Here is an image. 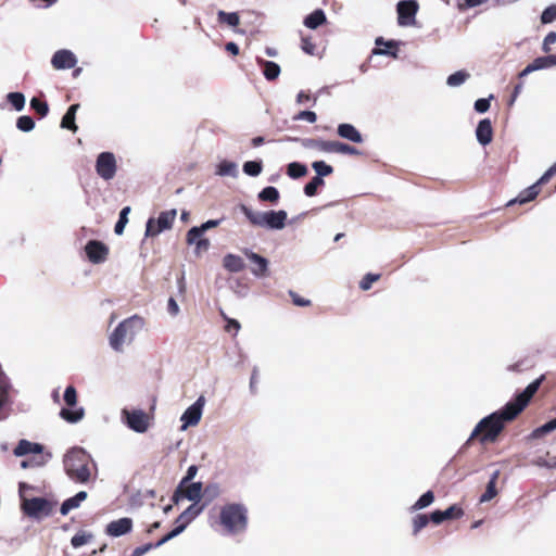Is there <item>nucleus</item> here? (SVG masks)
Returning <instances> with one entry per match:
<instances>
[{
  "label": "nucleus",
  "instance_id": "1",
  "mask_svg": "<svg viewBox=\"0 0 556 556\" xmlns=\"http://www.w3.org/2000/svg\"><path fill=\"white\" fill-rule=\"evenodd\" d=\"M511 406L513 405L506 403L502 408L483 417L476 425L470 437L460 447L459 452H463L465 448H467L475 438H478L482 444L495 442L498 435L505 429L506 424L513 421L517 417L513 416L514 408Z\"/></svg>",
  "mask_w": 556,
  "mask_h": 556
},
{
  "label": "nucleus",
  "instance_id": "2",
  "mask_svg": "<svg viewBox=\"0 0 556 556\" xmlns=\"http://www.w3.org/2000/svg\"><path fill=\"white\" fill-rule=\"evenodd\" d=\"M181 500L192 502L177 518L176 527H182V532L202 511L205 509V504H200L202 500V482H190L185 488L178 484L173 493L172 501L178 504Z\"/></svg>",
  "mask_w": 556,
  "mask_h": 556
},
{
  "label": "nucleus",
  "instance_id": "3",
  "mask_svg": "<svg viewBox=\"0 0 556 556\" xmlns=\"http://www.w3.org/2000/svg\"><path fill=\"white\" fill-rule=\"evenodd\" d=\"M90 464L96 467L92 456L80 446L71 447L63 456L64 471L76 483L86 484L89 482L91 477Z\"/></svg>",
  "mask_w": 556,
  "mask_h": 556
},
{
  "label": "nucleus",
  "instance_id": "4",
  "mask_svg": "<svg viewBox=\"0 0 556 556\" xmlns=\"http://www.w3.org/2000/svg\"><path fill=\"white\" fill-rule=\"evenodd\" d=\"M144 319L139 315H132L121 321L110 334V346L115 352H123L124 344H130L136 336L143 329Z\"/></svg>",
  "mask_w": 556,
  "mask_h": 556
},
{
  "label": "nucleus",
  "instance_id": "5",
  "mask_svg": "<svg viewBox=\"0 0 556 556\" xmlns=\"http://www.w3.org/2000/svg\"><path fill=\"white\" fill-rule=\"evenodd\" d=\"M239 208L251 225L255 227L267 230H281L286 227L288 213L285 210L256 212L245 204H240Z\"/></svg>",
  "mask_w": 556,
  "mask_h": 556
},
{
  "label": "nucleus",
  "instance_id": "6",
  "mask_svg": "<svg viewBox=\"0 0 556 556\" xmlns=\"http://www.w3.org/2000/svg\"><path fill=\"white\" fill-rule=\"evenodd\" d=\"M219 520L228 533L243 532L248 527V509L241 503L226 504L220 509Z\"/></svg>",
  "mask_w": 556,
  "mask_h": 556
},
{
  "label": "nucleus",
  "instance_id": "7",
  "mask_svg": "<svg viewBox=\"0 0 556 556\" xmlns=\"http://www.w3.org/2000/svg\"><path fill=\"white\" fill-rule=\"evenodd\" d=\"M23 513L33 519L40 520L43 517L50 516L52 511V504L46 497H31L29 500L24 498L22 501Z\"/></svg>",
  "mask_w": 556,
  "mask_h": 556
},
{
  "label": "nucleus",
  "instance_id": "8",
  "mask_svg": "<svg viewBox=\"0 0 556 556\" xmlns=\"http://www.w3.org/2000/svg\"><path fill=\"white\" fill-rule=\"evenodd\" d=\"M176 215L177 211L175 208H172L168 211L161 212L156 219L150 217L146 223L144 236L155 237L162 231L172 228Z\"/></svg>",
  "mask_w": 556,
  "mask_h": 556
},
{
  "label": "nucleus",
  "instance_id": "9",
  "mask_svg": "<svg viewBox=\"0 0 556 556\" xmlns=\"http://www.w3.org/2000/svg\"><path fill=\"white\" fill-rule=\"evenodd\" d=\"M544 379V375L540 376L539 378L530 382L522 392L517 393L513 400L507 402L509 405H513V416H518L528 406L530 400L538 392Z\"/></svg>",
  "mask_w": 556,
  "mask_h": 556
},
{
  "label": "nucleus",
  "instance_id": "10",
  "mask_svg": "<svg viewBox=\"0 0 556 556\" xmlns=\"http://www.w3.org/2000/svg\"><path fill=\"white\" fill-rule=\"evenodd\" d=\"M419 10L417 0H401L396 3L397 24L401 27L416 25V15Z\"/></svg>",
  "mask_w": 556,
  "mask_h": 556
},
{
  "label": "nucleus",
  "instance_id": "11",
  "mask_svg": "<svg viewBox=\"0 0 556 556\" xmlns=\"http://www.w3.org/2000/svg\"><path fill=\"white\" fill-rule=\"evenodd\" d=\"M116 159L112 152H101L96 160V172L104 180H111L116 174Z\"/></svg>",
  "mask_w": 556,
  "mask_h": 556
},
{
  "label": "nucleus",
  "instance_id": "12",
  "mask_svg": "<svg viewBox=\"0 0 556 556\" xmlns=\"http://www.w3.org/2000/svg\"><path fill=\"white\" fill-rule=\"evenodd\" d=\"M204 395H200L193 404H191L181 415L180 420L182 422L181 430H186L188 427H193L201 420L203 408L205 405Z\"/></svg>",
  "mask_w": 556,
  "mask_h": 556
},
{
  "label": "nucleus",
  "instance_id": "13",
  "mask_svg": "<svg viewBox=\"0 0 556 556\" xmlns=\"http://www.w3.org/2000/svg\"><path fill=\"white\" fill-rule=\"evenodd\" d=\"M125 422L129 429L137 433H143L149 428L148 416L142 409L123 410Z\"/></svg>",
  "mask_w": 556,
  "mask_h": 556
},
{
  "label": "nucleus",
  "instance_id": "14",
  "mask_svg": "<svg viewBox=\"0 0 556 556\" xmlns=\"http://www.w3.org/2000/svg\"><path fill=\"white\" fill-rule=\"evenodd\" d=\"M243 254L252 264H254V267L251 268L253 276L256 278H264L268 276L269 261L265 256L255 253L251 249H244Z\"/></svg>",
  "mask_w": 556,
  "mask_h": 556
},
{
  "label": "nucleus",
  "instance_id": "15",
  "mask_svg": "<svg viewBox=\"0 0 556 556\" xmlns=\"http://www.w3.org/2000/svg\"><path fill=\"white\" fill-rule=\"evenodd\" d=\"M88 260L93 264H101L106 260L109 248L102 241L89 240L85 247Z\"/></svg>",
  "mask_w": 556,
  "mask_h": 556
},
{
  "label": "nucleus",
  "instance_id": "16",
  "mask_svg": "<svg viewBox=\"0 0 556 556\" xmlns=\"http://www.w3.org/2000/svg\"><path fill=\"white\" fill-rule=\"evenodd\" d=\"M376 48L372 49V55H386L393 59L399 58V47L401 41L389 39L386 40L383 37H377L375 40Z\"/></svg>",
  "mask_w": 556,
  "mask_h": 556
},
{
  "label": "nucleus",
  "instance_id": "17",
  "mask_svg": "<svg viewBox=\"0 0 556 556\" xmlns=\"http://www.w3.org/2000/svg\"><path fill=\"white\" fill-rule=\"evenodd\" d=\"M181 533H182V527L173 528L168 533L163 535L155 543H151L150 542V543H146V544H142V545L136 547L132 551L130 556H143L144 554H147L151 549L161 547L162 545H164L165 543H167L168 541H170L172 539L178 536Z\"/></svg>",
  "mask_w": 556,
  "mask_h": 556
},
{
  "label": "nucleus",
  "instance_id": "18",
  "mask_svg": "<svg viewBox=\"0 0 556 556\" xmlns=\"http://www.w3.org/2000/svg\"><path fill=\"white\" fill-rule=\"evenodd\" d=\"M51 64L55 70H70L77 64V58L71 50L61 49L52 55Z\"/></svg>",
  "mask_w": 556,
  "mask_h": 556
},
{
  "label": "nucleus",
  "instance_id": "19",
  "mask_svg": "<svg viewBox=\"0 0 556 556\" xmlns=\"http://www.w3.org/2000/svg\"><path fill=\"white\" fill-rule=\"evenodd\" d=\"M47 451H45V445L38 442H31L26 439H21L16 446L13 450V454L16 457H24L29 454L36 455H45Z\"/></svg>",
  "mask_w": 556,
  "mask_h": 556
},
{
  "label": "nucleus",
  "instance_id": "20",
  "mask_svg": "<svg viewBox=\"0 0 556 556\" xmlns=\"http://www.w3.org/2000/svg\"><path fill=\"white\" fill-rule=\"evenodd\" d=\"M132 530V519L123 517L108 523L105 533L112 538H119L129 533Z\"/></svg>",
  "mask_w": 556,
  "mask_h": 556
},
{
  "label": "nucleus",
  "instance_id": "21",
  "mask_svg": "<svg viewBox=\"0 0 556 556\" xmlns=\"http://www.w3.org/2000/svg\"><path fill=\"white\" fill-rule=\"evenodd\" d=\"M464 515V510L456 504L448 506L445 510H433L430 514V519L434 525H441L445 520L460 518Z\"/></svg>",
  "mask_w": 556,
  "mask_h": 556
},
{
  "label": "nucleus",
  "instance_id": "22",
  "mask_svg": "<svg viewBox=\"0 0 556 556\" xmlns=\"http://www.w3.org/2000/svg\"><path fill=\"white\" fill-rule=\"evenodd\" d=\"M294 141H300L305 149H315L325 153H333L334 140H323L319 138H293Z\"/></svg>",
  "mask_w": 556,
  "mask_h": 556
},
{
  "label": "nucleus",
  "instance_id": "23",
  "mask_svg": "<svg viewBox=\"0 0 556 556\" xmlns=\"http://www.w3.org/2000/svg\"><path fill=\"white\" fill-rule=\"evenodd\" d=\"M217 22L219 25H227L228 27L233 28L236 34L245 35V30L239 28L240 25V15L238 12H226L224 10L217 11Z\"/></svg>",
  "mask_w": 556,
  "mask_h": 556
},
{
  "label": "nucleus",
  "instance_id": "24",
  "mask_svg": "<svg viewBox=\"0 0 556 556\" xmlns=\"http://www.w3.org/2000/svg\"><path fill=\"white\" fill-rule=\"evenodd\" d=\"M477 141L485 147L492 142L493 139V127L490 118H483L479 121L476 127Z\"/></svg>",
  "mask_w": 556,
  "mask_h": 556
},
{
  "label": "nucleus",
  "instance_id": "25",
  "mask_svg": "<svg viewBox=\"0 0 556 556\" xmlns=\"http://www.w3.org/2000/svg\"><path fill=\"white\" fill-rule=\"evenodd\" d=\"M337 134L342 139L349 140L353 143H362L364 138L361 131L350 123H341L337 127Z\"/></svg>",
  "mask_w": 556,
  "mask_h": 556
},
{
  "label": "nucleus",
  "instance_id": "26",
  "mask_svg": "<svg viewBox=\"0 0 556 556\" xmlns=\"http://www.w3.org/2000/svg\"><path fill=\"white\" fill-rule=\"evenodd\" d=\"M257 65L263 70V75L268 81H273L280 75L281 68L278 63L263 58H256Z\"/></svg>",
  "mask_w": 556,
  "mask_h": 556
},
{
  "label": "nucleus",
  "instance_id": "27",
  "mask_svg": "<svg viewBox=\"0 0 556 556\" xmlns=\"http://www.w3.org/2000/svg\"><path fill=\"white\" fill-rule=\"evenodd\" d=\"M540 186L541 185L536 181L533 185H531L530 187L526 188L515 199H511L507 203V206L514 205L516 203L525 204V203H528V202L534 200L540 192Z\"/></svg>",
  "mask_w": 556,
  "mask_h": 556
},
{
  "label": "nucleus",
  "instance_id": "28",
  "mask_svg": "<svg viewBox=\"0 0 556 556\" xmlns=\"http://www.w3.org/2000/svg\"><path fill=\"white\" fill-rule=\"evenodd\" d=\"M87 496L88 494L86 491H79L74 496L63 501L60 507L61 515L66 516L72 509L78 508Z\"/></svg>",
  "mask_w": 556,
  "mask_h": 556
},
{
  "label": "nucleus",
  "instance_id": "29",
  "mask_svg": "<svg viewBox=\"0 0 556 556\" xmlns=\"http://www.w3.org/2000/svg\"><path fill=\"white\" fill-rule=\"evenodd\" d=\"M327 23V16L323 9H316L312 13L307 14L303 24L309 29H317L319 26Z\"/></svg>",
  "mask_w": 556,
  "mask_h": 556
},
{
  "label": "nucleus",
  "instance_id": "30",
  "mask_svg": "<svg viewBox=\"0 0 556 556\" xmlns=\"http://www.w3.org/2000/svg\"><path fill=\"white\" fill-rule=\"evenodd\" d=\"M59 416L68 424H77L85 416L84 407H63L61 408Z\"/></svg>",
  "mask_w": 556,
  "mask_h": 556
},
{
  "label": "nucleus",
  "instance_id": "31",
  "mask_svg": "<svg viewBox=\"0 0 556 556\" xmlns=\"http://www.w3.org/2000/svg\"><path fill=\"white\" fill-rule=\"evenodd\" d=\"M223 266L229 273H240L244 269L245 264L241 256L232 253H227L223 257Z\"/></svg>",
  "mask_w": 556,
  "mask_h": 556
},
{
  "label": "nucleus",
  "instance_id": "32",
  "mask_svg": "<svg viewBox=\"0 0 556 556\" xmlns=\"http://www.w3.org/2000/svg\"><path fill=\"white\" fill-rule=\"evenodd\" d=\"M78 109H79L78 103H75V104H72L68 106L67 111L65 112V114L63 115L62 121H61L62 128L72 130L73 132L77 131L78 127L75 123V118H76V113H77Z\"/></svg>",
  "mask_w": 556,
  "mask_h": 556
},
{
  "label": "nucleus",
  "instance_id": "33",
  "mask_svg": "<svg viewBox=\"0 0 556 556\" xmlns=\"http://www.w3.org/2000/svg\"><path fill=\"white\" fill-rule=\"evenodd\" d=\"M215 174L222 177L237 178L239 175L238 165L236 162L223 160L217 164Z\"/></svg>",
  "mask_w": 556,
  "mask_h": 556
},
{
  "label": "nucleus",
  "instance_id": "34",
  "mask_svg": "<svg viewBox=\"0 0 556 556\" xmlns=\"http://www.w3.org/2000/svg\"><path fill=\"white\" fill-rule=\"evenodd\" d=\"M308 173L307 166L304 163L294 161L287 165L286 174L291 179H299L306 176Z\"/></svg>",
  "mask_w": 556,
  "mask_h": 556
},
{
  "label": "nucleus",
  "instance_id": "35",
  "mask_svg": "<svg viewBox=\"0 0 556 556\" xmlns=\"http://www.w3.org/2000/svg\"><path fill=\"white\" fill-rule=\"evenodd\" d=\"M52 458L51 452H46L45 455H36L30 459H23L21 462V467L23 469H27L30 467H43L48 464V462Z\"/></svg>",
  "mask_w": 556,
  "mask_h": 556
},
{
  "label": "nucleus",
  "instance_id": "36",
  "mask_svg": "<svg viewBox=\"0 0 556 556\" xmlns=\"http://www.w3.org/2000/svg\"><path fill=\"white\" fill-rule=\"evenodd\" d=\"M257 199L262 202L277 204L280 199V193L276 187L267 186L258 192Z\"/></svg>",
  "mask_w": 556,
  "mask_h": 556
},
{
  "label": "nucleus",
  "instance_id": "37",
  "mask_svg": "<svg viewBox=\"0 0 556 556\" xmlns=\"http://www.w3.org/2000/svg\"><path fill=\"white\" fill-rule=\"evenodd\" d=\"M7 101L16 112L23 111L26 103L24 93L20 91L9 92L7 94Z\"/></svg>",
  "mask_w": 556,
  "mask_h": 556
},
{
  "label": "nucleus",
  "instance_id": "38",
  "mask_svg": "<svg viewBox=\"0 0 556 556\" xmlns=\"http://www.w3.org/2000/svg\"><path fill=\"white\" fill-rule=\"evenodd\" d=\"M555 430H556V426L554 424V420L551 419V420L546 421L545 424L541 425L540 427L535 428L529 434V439L530 440L541 439Z\"/></svg>",
  "mask_w": 556,
  "mask_h": 556
},
{
  "label": "nucleus",
  "instance_id": "39",
  "mask_svg": "<svg viewBox=\"0 0 556 556\" xmlns=\"http://www.w3.org/2000/svg\"><path fill=\"white\" fill-rule=\"evenodd\" d=\"M325 186V179L314 176L303 188V192L306 197H315L318 193V189Z\"/></svg>",
  "mask_w": 556,
  "mask_h": 556
},
{
  "label": "nucleus",
  "instance_id": "40",
  "mask_svg": "<svg viewBox=\"0 0 556 556\" xmlns=\"http://www.w3.org/2000/svg\"><path fill=\"white\" fill-rule=\"evenodd\" d=\"M92 540H93V534L91 532L79 530L75 535L72 536L71 545L74 548H79L83 545L90 543Z\"/></svg>",
  "mask_w": 556,
  "mask_h": 556
},
{
  "label": "nucleus",
  "instance_id": "41",
  "mask_svg": "<svg viewBox=\"0 0 556 556\" xmlns=\"http://www.w3.org/2000/svg\"><path fill=\"white\" fill-rule=\"evenodd\" d=\"M242 170L245 175L257 177L263 170L262 160L247 161L243 163Z\"/></svg>",
  "mask_w": 556,
  "mask_h": 556
},
{
  "label": "nucleus",
  "instance_id": "42",
  "mask_svg": "<svg viewBox=\"0 0 556 556\" xmlns=\"http://www.w3.org/2000/svg\"><path fill=\"white\" fill-rule=\"evenodd\" d=\"M434 502V493L431 490L425 492L410 507V511H417L430 506Z\"/></svg>",
  "mask_w": 556,
  "mask_h": 556
},
{
  "label": "nucleus",
  "instance_id": "43",
  "mask_svg": "<svg viewBox=\"0 0 556 556\" xmlns=\"http://www.w3.org/2000/svg\"><path fill=\"white\" fill-rule=\"evenodd\" d=\"M470 77L469 73L465 70L457 71L446 78V85L450 87H459Z\"/></svg>",
  "mask_w": 556,
  "mask_h": 556
},
{
  "label": "nucleus",
  "instance_id": "44",
  "mask_svg": "<svg viewBox=\"0 0 556 556\" xmlns=\"http://www.w3.org/2000/svg\"><path fill=\"white\" fill-rule=\"evenodd\" d=\"M29 106L33 111H35L41 118L47 116L49 113V105L47 101L41 100L40 98L33 97L29 102Z\"/></svg>",
  "mask_w": 556,
  "mask_h": 556
},
{
  "label": "nucleus",
  "instance_id": "45",
  "mask_svg": "<svg viewBox=\"0 0 556 556\" xmlns=\"http://www.w3.org/2000/svg\"><path fill=\"white\" fill-rule=\"evenodd\" d=\"M219 495V486L216 483L207 484L205 488L202 486V498L205 507Z\"/></svg>",
  "mask_w": 556,
  "mask_h": 556
},
{
  "label": "nucleus",
  "instance_id": "46",
  "mask_svg": "<svg viewBox=\"0 0 556 556\" xmlns=\"http://www.w3.org/2000/svg\"><path fill=\"white\" fill-rule=\"evenodd\" d=\"M130 213V206H125L121 210L118 219L114 226V232L118 236L123 235L124 229L128 223V214Z\"/></svg>",
  "mask_w": 556,
  "mask_h": 556
},
{
  "label": "nucleus",
  "instance_id": "47",
  "mask_svg": "<svg viewBox=\"0 0 556 556\" xmlns=\"http://www.w3.org/2000/svg\"><path fill=\"white\" fill-rule=\"evenodd\" d=\"M312 168L316 173V176L323 179L333 173V167L325 161H314L312 163Z\"/></svg>",
  "mask_w": 556,
  "mask_h": 556
},
{
  "label": "nucleus",
  "instance_id": "48",
  "mask_svg": "<svg viewBox=\"0 0 556 556\" xmlns=\"http://www.w3.org/2000/svg\"><path fill=\"white\" fill-rule=\"evenodd\" d=\"M333 153H341L348 155H361L362 152L355 148L354 146L348 144L345 142L334 140V149Z\"/></svg>",
  "mask_w": 556,
  "mask_h": 556
},
{
  "label": "nucleus",
  "instance_id": "49",
  "mask_svg": "<svg viewBox=\"0 0 556 556\" xmlns=\"http://www.w3.org/2000/svg\"><path fill=\"white\" fill-rule=\"evenodd\" d=\"M538 71L546 70L556 65V54L538 56L534 60Z\"/></svg>",
  "mask_w": 556,
  "mask_h": 556
},
{
  "label": "nucleus",
  "instance_id": "50",
  "mask_svg": "<svg viewBox=\"0 0 556 556\" xmlns=\"http://www.w3.org/2000/svg\"><path fill=\"white\" fill-rule=\"evenodd\" d=\"M429 521H431L430 515L428 516L426 514H417L413 518V534L417 535L420 532V530L427 527Z\"/></svg>",
  "mask_w": 556,
  "mask_h": 556
},
{
  "label": "nucleus",
  "instance_id": "51",
  "mask_svg": "<svg viewBox=\"0 0 556 556\" xmlns=\"http://www.w3.org/2000/svg\"><path fill=\"white\" fill-rule=\"evenodd\" d=\"M16 128L23 132H29L35 128V121L29 115H22L16 119Z\"/></svg>",
  "mask_w": 556,
  "mask_h": 556
},
{
  "label": "nucleus",
  "instance_id": "52",
  "mask_svg": "<svg viewBox=\"0 0 556 556\" xmlns=\"http://www.w3.org/2000/svg\"><path fill=\"white\" fill-rule=\"evenodd\" d=\"M541 23L543 25L551 24L556 21V4L546 7L541 14Z\"/></svg>",
  "mask_w": 556,
  "mask_h": 556
},
{
  "label": "nucleus",
  "instance_id": "53",
  "mask_svg": "<svg viewBox=\"0 0 556 556\" xmlns=\"http://www.w3.org/2000/svg\"><path fill=\"white\" fill-rule=\"evenodd\" d=\"M63 400L70 407H74L77 404V391L74 386H67L64 390Z\"/></svg>",
  "mask_w": 556,
  "mask_h": 556
},
{
  "label": "nucleus",
  "instance_id": "54",
  "mask_svg": "<svg viewBox=\"0 0 556 556\" xmlns=\"http://www.w3.org/2000/svg\"><path fill=\"white\" fill-rule=\"evenodd\" d=\"M230 289L239 296L245 298L249 293V288L240 279L236 278L230 281Z\"/></svg>",
  "mask_w": 556,
  "mask_h": 556
},
{
  "label": "nucleus",
  "instance_id": "55",
  "mask_svg": "<svg viewBox=\"0 0 556 556\" xmlns=\"http://www.w3.org/2000/svg\"><path fill=\"white\" fill-rule=\"evenodd\" d=\"M493 99V94H490L488 98H480L475 101L473 109L477 113L483 114L490 110L491 100Z\"/></svg>",
  "mask_w": 556,
  "mask_h": 556
},
{
  "label": "nucleus",
  "instance_id": "56",
  "mask_svg": "<svg viewBox=\"0 0 556 556\" xmlns=\"http://www.w3.org/2000/svg\"><path fill=\"white\" fill-rule=\"evenodd\" d=\"M203 231L199 226L191 227L187 232V243L192 245L195 244L198 241H200L203 238Z\"/></svg>",
  "mask_w": 556,
  "mask_h": 556
},
{
  "label": "nucleus",
  "instance_id": "57",
  "mask_svg": "<svg viewBox=\"0 0 556 556\" xmlns=\"http://www.w3.org/2000/svg\"><path fill=\"white\" fill-rule=\"evenodd\" d=\"M379 278V274L368 273L361 280L359 288L364 291H367L371 288L372 283L376 282Z\"/></svg>",
  "mask_w": 556,
  "mask_h": 556
},
{
  "label": "nucleus",
  "instance_id": "58",
  "mask_svg": "<svg viewBox=\"0 0 556 556\" xmlns=\"http://www.w3.org/2000/svg\"><path fill=\"white\" fill-rule=\"evenodd\" d=\"M497 495L496 484L494 482H488L484 493L480 496V503L491 501Z\"/></svg>",
  "mask_w": 556,
  "mask_h": 556
},
{
  "label": "nucleus",
  "instance_id": "59",
  "mask_svg": "<svg viewBox=\"0 0 556 556\" xmlns=\"http://www.w3.org/2000/svg\"><path fill=\"white\" fill-rule=\"evenodd\" d=\"M198 470H199V468H198L197 465L189 466L188 469H187L186 475L184 476V478L178 483V484H180V488H185V486H187V484L192 482V480L194 479V477L198 473Z\"/></svg>",
  "mask_w": 556,
  "mask_h": 556
},
{
  "label": "nucleus",
  "instance_id": "60",
  "mask_svg": "<svg viewBox=\"0 0 556 556\" xmlns=\"http://www.w3.org/2000/svg\"><path fill=\"white\" fill-rule=\"evenodd\" d=\"M293 121H306L313 124L317 121V114L309 110L300 111L296 115L293 116Z\"/></svg>",
  "mask_w": 556,
  "mask_h": 556
},
{
  "label": "nucleus",
  "instance_id": "61",
  "mask_svg": "<svg viewBox=\"0 0 556 556\" xmlns=\"http://www.w3.org/2000/svg\"><path fill=\"white\" fill-rule=\"evenodd\" d=\"M301 49L308 55H314L316 46L308 37H302Z\"/></svg>",
  "mask_w": 556,
  "mask_h": 556
},
{
  "label": "nucleus",
  "instance_id": "62",
  "mask_svg": "<svg viewBox=\"0 0 556 556\" xmlns=\"http://www.w3.org/2000/svg\"><path fill=\"white\" fill-rule=\"evenodd\" d=\"M556 42V31H549L542 43V51L548 53L551 51V45Z\"/></svg>",
  "mask_w": 556,
  "mask_h": 556
},
{
  "label": "nucleus",
  "instance_id": "63",
  "mask_svg": "<svg viewBox=\"0 0 556 556\" xmlns=\"http://www.w3.org/2000/svg\"><path fill=\"white\" fill-rule=\"evenodd\" d=\"M289 294H290V296L292 299L293 304L296 305V306L305 307V306H308L311 304L309 300L300 296L294 291H289Z\"/></svg>",
  "mask_w": 556,
  "mask_h": 556
},
{
  "label": "nucleus",
  "instance_id": "64",
  "mask_svg": "<svg viewBox=\"0 0 556 556\" xmlns=\"http://www.w3.org/2000/svg\"><path fill=\"white\" fill-rule=\"evenodd\" d=\"M554 175H556V162L539 178L540 185L546 184Z\"/></svg>",
  "mask_w": 556,
  "mask_h": 556
}]
</instances>
